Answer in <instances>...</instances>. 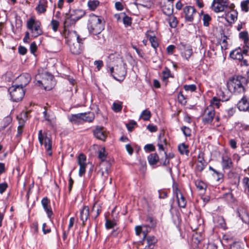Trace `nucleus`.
<instances>
[{
    "label": "nucleus",
    "instance_id": "nucleus-1",
    "mask_svg": "<svg viewBox=\"0 0 249 249\" xmlns=\"http://www.w3.org/2000/svg\"><path fill=\"white\" fill-rule=\"evenodd\" d=\"M126 65L119 55L111 54L107 61L108 71L116 80H124L126 74Z\"/></svg>",
    "mask_w": 249,
    "mask_h": 249
},
{
    "label": "nucleus",
    "instance_id": "nucleus-2",
    "mask_svg": "<svg viewBox=\"0 0 249 249\" xmlns=\"http://www.w3.org/2000/svg\"><path fill=\"white\" fill-rule=\"evenodd\" d=\"M247 84L246 77L238 75L230 79L227 83V87L229 91L234 94L244 93L245 89V86Z\"/></svg>",
    "mask_w": 249,
    "mask_h": 249
},
{
    "label": "nucleus",
    "instance_id": "nucleus-3",
    "mask_svg": "<svg viewBox=\"0 0 249 249\" xmlns=\"http://www.w3.org/2000/svg\"><path fill=\"white\" fill-rule=\"evenodd\" d=\"M88 28L90 33L96 35L104 30V25L101 18L92 14L89 16Z\"/></svg>",
    "mask_w": 249,
    "mask_h": 249
},
{
    "label": "nucleus",
    "instance_id": "nucleus-4",
    "mask_svg": "<svg viewBox=\"0 0 249 249\" xmlns=\"http://www.w3.org/2000/svg\"><path fill=\"white\" fill-rule=\"evenodd\" d=\"M27 28L30 31L32 36L35 38L43 34L41 23L34 18H29L27 22Z\"/></svg>",
    "mask_w": 249,
    "mask_h": 249
},
{
    "label": "nucleus",
    "instance_id": "nucleus-5",
    "mask_svg": "<svg viewBox=\"0 0 249 249\" xmlns=\"http://www.w3.org/2000/svg\"><path fill=\"white\" fill-rule=\"evenodd\" d=\"M70 34L73 39L76 40V42L71 44H69L70 51L72 54L78 55L82 52V47L81 45V43H82V39L80 38L79 36L75 31L71 32Z\"/></svg>",
    "mask_w": 249,
    "mask_h": 249
},
{
    "label": "nucleus",
    "instance_id": "nucleus-6",
    "mask_svg": "<svg viewBox=\"0 0 249 249\" xmlns=\"http://www.w3.org/2000/svg\"><path fill=\"white\" fill-rule=\"evenodd\" d=\"M11 99L13 102L21 101L25 94V91L21 87L18 85H13L8 89Z\"/></svg>",
    "mask_w": 249,
    "mask_h": 249
},
{
    "label": "nucleus",
    "instance_id": "nucleus-7",
    "mask_svg": "<svg viewBox=\"0 0 249 249\" xmlns=\"http://www.w3.org/2000/svg\"><path fill=\"white\" fill-rule=\"evenodd\" d=\"M212 7L216 13L226 11L228 9H232L234 8V4L229 5L228 0H213Z\"/></svg>",
    "mask_w": 249,
    "mask_h": 249
},
{
    "label": "nucleus",
    "instance_id": "nucleus-8",
    "mask_svg": "<svg viewBox=\"0 0 249 249\" xmlns=\"http://www.w3.org/2000/svg\"><path fill=\"white\" fill-rule=\"evenodd\" d=\"M38 140L41 145H44L45 148L49 156L52 155V140L51 138L47 134H42V131L40 130L38 132Z\"/></svg>",
    "mask_w": 249,
    "mask_h": 249
},
{
    "label": "nucleus",
    "instance_id": "nucleus-9",
    "mask_svg": "<svg viewBox=\"0 0 249 249\" xmlns=\"http://www.w3.org/2000/svg\"><path fill=\"white\" fill-rule=\"evenodd\" d=\"M217 97H213L211 102L212 105L215 106L217 108L220 107V101L222 102L227 101L229 100L230 96L228 92L226 93L221 89H219L217 91Z\"/></svg>",
    "mask_w": 249,
    "mask_h": 249
},
{
    "label": "nucleus",
    "instance_id": "nucleus-10",
    "mask_svg": "<svg viewBox=\"0 0 249 249\" xmlns=\"http://www.w3.org/2000/svg\"><path fill=\"white\" fill-rule=\"evenodd\" d=\"M215 116V110L211 106L208 107L204 110L202 116V121L205 124H211Z\"/></svg>",
    "mask_w": 249,
    "mask_h": 249
},
{
    "label": "nucleus",
    "instance_id": "nucleus-11",
    "mask_svg": "<svg viewBox=\"0 0 249 249\" xmlns=\"http://www.w3.org/2000/svg\"><path fill=\"white\" fill-rule=\"evenodd\" d=\"M178 49L182 51L181 55L187 60L193 54V51L191 46L185 42H180L178 45Z\"/></svg>",
    "mask_w": 249,
    "mask_h": 249
},
{
    "label": "nucleus",
    "instance_id": "nucleus-12",
    "mask_svg": "<svg viewBox=\"0 0 249 249\" xmlns=\"http://www.w3.org/2000/svg\"><path fill=\"white\" fill-rule=\"evenodd\" d=\"M183 13L185 15V21L191 22L194 20L196 10L193 6H186L183 8Z\"/></svg>",
    "mask_w": 249,
    "mask_h": 249
},
{
    "label": "nucleus",
    "instance_id": "nucleus-13",
    "mask_svg": "<svg viewBox=\"0 0 249 249\" xmlns=\"http://www.w3.org/2000/svg\"><path fill=\"white\" fill-rule=\"evenodd\" d=\"M77 161L80 166L79 175L82 177L86 172V168L87 166L86 156L83 154H80L78 156Z\"/></svg>",
    "mask_w": 249,
    "mask_h": 249
},
{
    "label": "nucleus",
    "instance_id": "nucleus-14",
    "mask_svg": "<svg viewBox=\"0 0 249 249\" xmlns=\"http://www.w3.org/2000/svg\"><path fill=\"white\" fill-rule=\"evenodd\" d=\"M53 77L52 75H49L48 78L46 79H43L42 80H37L36 84H38L39 86L42 85L45 90H50L52 89L53 86Z\"/></svg>",
    "mask_w": 249,
    "mask_h": 249
},
{
    "label": "nucleus",
    "instance_id": "nucleus-15",
    "mask_svg": "<svg viewBox=\"0 0 249 249\" xmlns=\"http://www.w3.org/2000/svg\"><path fill=\"white\" fill-rule=\"evenodd\" d=\"M94 136L102 141H105L107 137V133L103 127L97 126L93 130Z\"/></svg>",
    "mask_w": 249,
    "mask_h": 249
},
{
    "label": "nucleus",
    "instance_id": "nucleus-16",
    "mask_svg": "<svg viewBox=\"0 0 249 249\" xmlns=\"http://www.w3.org/2000/svg\"><path fill=\"white\" fill-rule=\"evenodd\" d=\"M221 164L224 170L230 169L233 165L231 159L227 154L222 155Z\"/></svg>",
    "mask_w": 249,
    "mask_h": 249
},
{
    "label": "nucleus",
    "instance_id": "nucleus-17",
    "mask_svg": "<svg viewBox=\"0 0 249 249\" xmlns=\"http://www.w3.org/2000/svg\"><path fill=\"white\" fill-rule=\"evenodd\" d=\"M31 80V77L30 74L28 73H23L18 77V80L20 82V84L18 85L23 88L30 82Z\"/></svg>",
    "mask_w": 249,
    "mask_h": 249
},
{
    "label": "nucleus",
    "instance_id": "nucleus-18",
    "mask_svg": "<svg viewBox=\"0 0 249 249\" xmlns=\"http://www.w3.org/2000/svg\"><path fill=\"white\" fill-rule=\"evenodd\" d=\"M50 201L47 197L42 198L41 204L49 218H51L53 214V212L50 206Z\"/></svg>",
    "mask_w": 249,
    "mask_h": 249
},
{
    "label": "nucleus",
    "instance_id": "nucleus-19",
    "mask_svg": "<svg viewBox=\"0 0 249 249\" xmlns=\"http://www.w3.org/2000/svg\"><path fill=\"white\" fill-rule=\"evenodd\" d=\"M237 107L241 111H245L249 109V100L246 96L243 97L237 104Z\"/></svg>",
    "mask_w": 249,
    "mask_h": 249
},
{
    "label": "nucleus",
    "instance_id": "nucleus-20",
    "mask_svg": "<svg viewBox=\"0 0 249 249\" xmlns=\"http://www.w3.org/2000/svg\"><path fill=\"white\" fill-rule=\"evenodd\" d=\"M80 218L83 222V226H84L85 222L88 220L89 215V207L87 206H83L80 210Z\"/></svg>",
    "mask_w": 249,
    "mask_h": 249
},
{
    "label": "nucleus",
    "instance_id": "nucleus-21",
    "mask_svg": "<svg viewBox=\"0 0 249 249\" xmlns=\"http://www.w3.org/2000/svg\"><path fill=\"white\" fill-rule=\"evenodd\" d=\"M233 9L234 8L232 9H228L225 11L227 12L226 15V18L229 22H234L237 19L238 13L237 11L234 10Z\"/></svg>",
    "mask_w": 249,
    "mask_h": 249
},
{
    "label": "nucleus",
    "instance_id": "nucleus-22",
    "mask_svg": "<svg viewBox=\"0 0 249 249\" xmlns=\"http://www.w3.org/2000/svg\"><path fill=\"white\" fill-rule=\"evenodd\" d=\"M44 118L46 121L51 124L54 120L55 116L53 113L50 109L44 107V111L43 112Z\"/></svg>",
    "mask_w": 249,
    "mask_h": 249
},
{
    "label": "nucleus",
    "instance_id": "nucleus-23",
    "mask_svg": "<svg viewBox=\"0 0 249 249\" xmlns=\"http://www.w3.org/2000/svg\"><path fill=\"white\" fill-rule=\"evenodd\" d=\"M47 3V0H39L38 4L36 8V10L38 14L44 13L46 12Z\"/></svg>",
    "mask_w": 249,
    "mask_h": 249
},
{
    "label": "nucleus",
    "instance_id": "nucleus-24",
    "mask_svg": "<svg viewBox=\"0 0 249 249\" xmlns=\"http://www.w3.org/2000/svg\"><path fill=\"white\" fill-rule=\"evenodd\" d=\"M230 57L233 59L238 60H242L243 59L242 51L240 49H236L231 52Z\"/></svg>",
    "mask_w": 249,
    "mask_h": 249
},
{
    "label": "nucleus",
    "instance_id": "nucleus-25",
    "mask_svg": "<svg viewBox=\"0 0 249 249\" xmlns=\"http://www.w3.org/2000/svg\"><path fill=\"white\" fill-rule=\"evenodd\" d=\"M78 20V18H74L73 17V15H71L70 17H67L66 18L64 22V28L72 26L74 25L76 22Z\"/></svg>",
    "mask_w": 249,
    "mask_h": 249
},
{
    "label": "nucleus",
    "instance_id": "nucleus-26",
    "mask_svg": "<svg viewBox=\"0 0 249 249\" xmlns=\"http://www.w3.org/2000/svg\"><path fill=\"white\" fill-rule=\"evenodd\" d=\"M79 119L86 122H91L94 119V114L93 112L80 113Z\"/></svg>",
    "mask_w": 249,
    "mask_h": 249
},
{
    "label": "nucleus",
    "instance_id": "nucleus-27",
    "mask_svg": "<svg viewBox=\"0 0 249 249\" xmlns=\"http://www.w3.org/2000/svg\"><path fill=\"white\" fill-rule=\"evenodd\" d=\"M146 245L143 249H153L156 243L154 236H148L145 239Z\"/></svg>",
    "mask_w": 249,
    "mask_h": 249
},
{
    "label": "nucleus",
    "instance_id": "nucleus-28",
    "mask_svg": "<svg viewBox=\"0 0 249 249\" xmlns=\"http://www.w3.org/2000/svg\"><path fill=\"white\" fill-rule=\"evenodd\" d=\"M147 160L149 163L153 165L156 164L158 162L159 158L157 154L152 153L148 156Z\"/></svg>",
    "mask_w": 249,
    "mask_h": 249
},
{
    "label": "nucleus",
    "instance_id": "nucleus-29",
    "mask_svg": "<svg viewBox=\"0 0 249 249\" xmlns=\"http://www.w3.org/2000/svg\"><path fill=\"white\" fill-rule=\"evenodd\" d=\"M162 11L164 14L171 16L173 13V5L171 4L165 5L163 7Z\"/></svg>",
    "mask_w": 249,
    "mask_h": 249
},
{
    "label": "nucleus",
    "instance_id": "nucleus-30",
    "mask_svg": "<svg viewBox=\"0 0 249 249\" xmlns=\"http://www.w3.org/2000/svg\"><path fill=\"white\" fill-rule=\"evenodd\" d=\"M12 122V118L10 116H7L4 118L1 123L0 126V130H2L4 129Z\"/></svg>",
    "mask_w": 249,
    "mask_h": 249
},
{
    "label": "nucleus",
    "instance_id": "nucleus-31",
    "mask_svg": "<svg viewBox=\"0 0 249 249\" xmlns=\"http://www.w3.org/2000/svg\"><path fill=\"white\" fill-rule=\"evenodd\" d=\"M178 151L182 155L185 154L188 155L189 153L188 146L184 143L179 144L178 146Z\"/></svg>",
    "mask_w": 249,
    "mask_h": 249
},
{
    "label": "nucleus",
    "instance_id": "nucleus-32",
    "mask_svg": "<svg viewBox=\"0 0 249 249\" xmlns=\"http://www.w3.org/2000/svg\"><path fill=\"white\" fill-rule=\"evenodd\" d=\"M147 227L145 225L143 226H137L135 227V231L136 234L137 235H139L141 232H142L143 234V237L146 238V234L147 233V231H144V229L146 228Z\"/></svg>",
    "mask_w": 249,
    "mask_h": 249
},
{
    "label": "nucleus",
    "instance_id": "nucleus-33",
    "mask_svg": "<svg viewBox=\"0 0 249 249\" xmlns=\"http://www.w3.org/2000/svg\"><path fill=\"white\" fill-rule=\"evenodd\" d=\"M147 37L149 39L152 47L155 49H156V48L159 46V43L158 42L157 37L155 36H151L150 35H148Z\"/></svg>",
    "mask_w": 249,
    "mask_h": 249
},
{
    "label": "nucleus",
    "instance_id": "nucleus-34",
    "mask_svg": "<svg viewBox=\"0 0 249 249\" xmlns=\"http://www.w3.org/2000/svg\"><path fill=\"white\" fill-rule=\"evenodd\" d=\"M177 199L179 207L184 208L186 207L187 202L185 198L182 195L178 196V197H177Z\"/></svg>",
    "mask_w": 249,
    "mask_h": 249
},
{
    "label": "nucleus",
    "instance_id": "nucleus-35",
    "mask_svg": "<svg viewBox=\"0 0 249 249\" xmlns=\"http://www.w3.org/2000/svg\"><path fill=\"white\" fill-rule=\"evenodd\" d=\"M99 4V1L97 0H89L88 3L89 8L94 11Z\"/></svg>",
    "mask_w": 249,
    "mask_h": 249
},
{
    "label": "nucleus",
    "instance_id": "nucleus-36",
    "mask_svg": "<svg viewBox=\"0 0 249 249\" xmlns=\"http://www.w3.org/2000/svg\"><path fill=\"white\" fill-rule=\"evenodd\" d=\"M169 24L171 28H176L178 25V21L177 18L174 16H171L168 19Z\"/></svg>",
    "mask_w": 249,
    "mask_h": 249
},
{
    "label": "nucleus",
    "instance_id": "nucleus-37",
    "mask_svg": "<svg viewBox=\"0 0 249 249\" xmlns=\"http://www.w3.org/2000/svg\"><path fill=\"white\" fill-rule=\"evenodd\" d=\"M140 117L144 121H147L151 117V112L149 110L145 109L142 112Z\"/></svg>",
    "mask_w": 249,
    "mask_h": 249
},
{
    "label": "nucleus",
    "instance_id": "nucleus-38",
    "mask_svg": "<svg viewBox=\"0 0 249 249\" xmlns=\"http://www.w3.org/2000/svg\"><path fill=\"white\" fill-rule=\"evenodd\" d=\"M74 15H73V17L78 18L79 19H80L85 15L84 11L80 9L75 10L74 11ZM71 15H72V14H71Z\"/></svg>",
    "mask_w": 249,
    "mask_h": 249
},
{
    "label": "nucleus",
    "instance_id": "nucleus-39",
    "mask_svg": "<svg viewBox=\"0 0 249 249\" xmlns=\"http://www.w3.org/2000/svg\"><path fill=\"white\" fill-rule=\"evenodd\" d=\"M249 4V0H245L241 2V7L242 10L247 12L249 11V7L248 5Z\"/></svg>",
    "mask_w": 249,
    "mask_h": 249
},
{
    "label": "nucleus",
    "instance_id": "nucleus-40",
    "mask_svg": "<svg viewBox=\"0 0 249 249\" xmlns=\"http://www.w3.org/2000/svg\"><path fill=\"white\" fill-rule=\"evenodd\" d=\"M107 157V155L105 153V148H102L99 152L98 158L102 161H104Z\"/></svg>",
    "mask_w": 249,
    "mask_h": 249
},
{
    "label": "nucleus",
    "instance_id": "nucleus-41",
    "mask_svg": "<svg viewBox=\"0 0 249 249\" xmlns=\"http://www.w3.org/2000/svg\"><path fill=\"white\" fill-rule=\"evenodd\" d=\"M196 188L200 191L203 190L206 188L205 184L201 181L197 180L195 182Z\"/></svg>",
    "mask_w": 249,
    "mask_h": 249
},
{
    "label": "nucleus",
    "instance_id": "nucleus-42",
    "mask_svg": "<svg viewBox=\"0 0 249 249\" xmlns=\"http://www.w3.org/2000/svg\"><path fill=\"white\" fill-rule=\"evenodd\" d=\"M122 103H114L113 104L112 109L116 112H120L122 109Z\"/></svg>",
    "mask_w": 249,
    "mask_h": 249
},
{
    "label": "nucleus",
    "instance_id": "nucleus-43",
    "mask_svg": "<svg viewBox=\"0 0 249 249\" xmlns=\"http://www.w3.org/2000/svg\"><path fill=\"white\" fill-rule=\"evenodd\" d=\"M171 73L170 71L168 69H166L163 71L162 73V79L164 81H166V80L170 76Z\"/></svg>",
    "mask_w": 249,
    "mask_h": 249
},
{
    "label": "nucleus",
    "instance_id": "nucleus-44",
    "mask_svg": "<svg viewBox=\"0 0 249 249\" xmlns=\"http://www.w3.org/2000/svg\"><path fill=\"white\" fill-rule=\"evenodd\" d=\"M203 25L205 26H208L209 25V22L211 20V18L208 14L204 15L203 17Z\"/></svg>",
    "mask_w": 249,
    "mask_h": 249
},
{
    "label": "nucleus",
    "instance_id": "nucleus-45",
    "mask_svg": "<svg viewBox=\"0 0 249 249\" xmlns=\"http://www.w3.org/2000/svg\"><path fill=\"white\" fill-rule=\"evenodd\" d=\"M184 89L186 91H190L191 92H193L196 90V86L194 84L185 85L184 86Z\"/></svg>",
    "mask_w": 249,
    "mask_h": 249
},
{
    "label": "nucleus",
    "instance_id": "nucleus-46",
    "mask_svg": "<svg viewBox=\"0 0 249 249\" xmlns=\"http://www.w3.org/2000/svg\"><path fill=\"white\" fill-rule=\"evenodd\" d=\"M51 25L53 31L56 32L57 31L58 27L59 25V23L56 20L52 19L51 22Z\"/></svg>",
    "mask_w": 249,
    "mask_h": 249
},
{
    "label": "nucleus",
    "instance_id": "nucleus-47",
    "mask_svg": "<svg viewBox=\"0 0 249 249\" xmlns=\"http://www.w3.org/2000/svg\"><path fill=\"white\" fill-rule=\"evenodd\" d=\"M242 182L245 190L249 192V178L248 177L244 178L242 180Z\"/></svg>",
    "mask_w": 249,
    "mask_h": 249
},
{
    "label": "nucleus",
    "instance_id": "nucleus-48",
    "mask_svg": "<svg viewBox=\"0 0 249 249\" xmlns=\"http://www.w3.org/2000/svg\"><path fill=\"white\" fill-rule=\"evenodd\" d=\"M209 170L213 172V173L216 176V180L217 181H219L220 179H221L223 177V175L214 169H213L212 167H209Z\"/></svg>",
    "mask_w": 249,
    "mask_h": 249
},
{
    "label": "nucleus",
    "instance_id": "nucleus-49",
    "mask_svg": "<svg viewBox=\"0 0 249 249\" xmlns=\"http://www.w3.org/2000/svg\"><path fill=\"white\" fill-rule=\"evenodd\" d=\"M123 23L125 26H130L131 24V18L125 15L123 18Z\"/></svg>",
    "mask_w": 249,
    "mask_h": 249
},
{
    "label": "nucleus",
    "instance_id": "nucleus-50",
    "mask_svg": "<svg viewBox=\"0 0 249 249\" xmlns=\"http://www.w3.org/2000/svg\"><path fill=\"white\" fill-rule=\"evenodd\" d=\"M204 162H202L201 160H198L196 165L197 170L199 171H201L204 169Z\"/></svg>",
    "mask_w": 249,
    "mask_h": 249
},
{
    "label": "nucleus",
    "instance_id": "nucleus-51",
    "mask_svg": "<svg viewBox=\"0 0 249 249\" xmlns=\"http://www.w3.org/2000/svg\"><path fill=\"white\" fill-rule=\"evenodd\" d=\"M217 222L218 223V226L222 228H225L226 224L225 220L222 217H218L217 219Z\"/></svg>",
    "mask_w": 249,
    "mask_h": 249
},
{
    "label": "nucleus",
    "instance_id": "nucleus-52",
    "mask_svg": "<svg viewBox=\"0 0 249 249\" xmlns=\"http://www.w3.org/2000/svg\"><path fill=\"white\" fill-rule=\"evenodd\" d=\"M94 211L96 212V215L94 217V218H96L101 211L100 207L98 205H97L96 204L94 205L92 208V212H93Z\"/></svg>",
    "mask_w": 249,
    "mask_h": 249
},
{
    "label": "nucleus",
    "instance_id": "nucleus-53",
    "mask_svg": "<svg viewBox=\"0 0 249 249\" xmlns=\"http://www.w3.org/2000/svg\"><path fill=\"white\" fill-rule=\"evenodd\" d=\"M238 215L240 217V218L243 221L245 222V223L248 222V215L246 213H242V214H241V213L239 212H238Z\"/></svg>",
    "mask_w": 249,
    "mask_h": 249
},
{
    "label": "nucleus",
    "instance_id": "nucleus-54",
    "mask_svg": "<svg viewBox=\"0 0 249 249\" xmlns=\"http://www.w3.org/2000/svg\"><path fill=\"white\" fill-rule=\"evenodd\" d=\"M181 130L186 136H189L191 135V130L189 127L183 126L181 128Z\"/></svg>",
    "mask_w": 249,
    "mask_h": 249
},
{
    "label": "nucleus",
    "instance_id": "nucleus-55",
    "mask_svg": "<svg viewBox=\"0 0 249 249\" xmlns=\"http://www.w3.org/2000/svg\"><path fill=\"white\" fill-rule=\"evenodd\" d=\"M178 101L181 104H185L186 103V99L181 92H180L178 94Z\"/></svg>",
    "mask_w": 249,
    "mask_h": 249
},
{
    "label": "nucleus",
    "instance_id": "nucleus-56",
    "mask_svg": "<svg viewBox=\"0 0 249 249\" xmlns=\"http://www.w3.org/2000/svg\"><path fill=\"white\" fill-rule=\"evenodd\" d=\"M136 124V123L134 121H131L128 124H126V127L128 131H131Z\"/></svg>",
    "mask_w": 249,
    "mask_h": 249
},
{
    "label": "nucleus",
    "instance_id": "nucleus-57",
    "mask_svg": "<svg viewBox=\"0 0 249 249\" xmlns=\"http://www.w3.org/2000/svg\"><path fill=\"white\" fill-rule=\"evenodd\" d=\"M27 49L25 47L22 46H19L18 48V53L19 54L21 55L25 54L27 53Z\"/></svg>",
    "mask_w": 249,
    "mask_h": 249
},
{
    "label": "nucleus",
    "instance_id": "nucleus-58",
    "mask_svg": "<svg viewBox=\"0 0 249 249\" xmlns=\"http://www.w3.org/2000/svg\"><path fill=\"white\" fill-rule=\"evenodd\" d=\"M230 249H243L239 243H234L230 246Z\"/></svg>",
    "mask_w": 249,
    "mask_h": 249
},
{
    "label": "nucleus",
    "instance_id": "nucleus-59",
    "mask_svg": "<svg viewBox=\"0 0 249 249\" xmlns=\"http://www.w3.org/2000/svg\"><path fill=\"white\" fill-rule=\"evenodd\" d=\"M30 49V52L34 54L36 52L37 49V46L35 42H33L31 44Z\"/></svg>",
    "mask_w": 249,
    "mask_h": 249
},
{
    "label": "nucleus",
    "instance_id": "nucleus-60",
    "mask_svg": "<svg viewBox=\"0 0 249 249\" xmlns=\"http://www.w3.org/2000/svg\"><path fill=\"white\" fill-rule=\"evenodd\" d=\"M8 187V185L6 183H0V193L2 194Z\"/></svg>",
    "mask_w": 249,
    "mask_h": 249
},
{
    "label": "nucleus",
    "instance_id": "nucleus-61",
    "mask_svg": "<svg viewBox=\"0 0 249 249\" xmlns=\"http://www.w3.org/2000/svg\"><path fill=\"white\" fill-rule=\"evenodd\" d=\"M94 64L96 66L98 70H100L103 65V62L102 60H96L94 61Z\"/></svg>",
    "mask_w": 249,
    "mask_h": 249
},
{
    "label": "nucleus",
    "instance_id": "nucleus-62",
    "mask_svg": "<svg viewBox=\"0 0 249 249\" xmlns=\"http://www.w3.org/2000/svg\"><path fill=\"white\" fill-rule=\"evenodd\" d=\"M144 149L145 150H148L149 151H153L155 149L154 146L152 144H148L145 145L144 146Z\"/></svg>",
    "mask_w": 249,
    "mask_h": 249
},
{
    "label": "nucleus",
    "instance_id": "nucleus-63",
    "mask_svg": "<svg viewBox=\"0 0 249 249\" xmlns=\"http://www.w3.org/2000/svg\"><path fill=\"white\" fill-rule=\"evenodd\" d=\"M115 7L118 11H122L124 9V6L120 2H116L115 3Z\"/></svg>",
    "mask_w": 249,
    "mask_h": 249
},
{
    "label": "nucleus",
    "instance_id": "nucleus-64",
    "mask_svg": "<svg viewBox=\"0 0 249 249\" xmlns=\"http://www.w3.org/2000/svg\"><path fill=\"white\" fill-rule=\"evenodd\" d=\"M248 33L246 32H242L239 34L240 37L245 41L248 40Z\"/></svg>",
    "mask_w": 249,
    "mask_h": 249
}]
</instances>
